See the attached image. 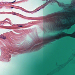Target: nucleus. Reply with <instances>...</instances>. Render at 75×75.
Here are the masks:
<instances>
[{
  "mask_svg": "<svg viewBox=\"0 0 75 75\" xmlns=\"http://www.w3.org/2000/svg\"><path fill=\"white\" fill-rule=\"evenodd\" d=\"M0 38H2V39H4V40H5L6 38V37L4 35H2L0 37Z\"/></svg>",
  "mask_w": 75,
  "mask_h": 75,
  "instance_id": "nucleus-1",
  "label": "nucleus"
},
{
  "mask_svg": "<svg viewBox=\"0 0 75 75\" xmlns=\"http://www.w3.org/2000/svg\"><path fill=\"white\" fill-rule=\"evenodd\" d=\"M12 14H13V15H15V16H17V14H16L15 13H13Z\"/></svg>",
  "mask_w": 75,
  "mask_h": 75,
  "instance_id": "nucleus-2",
  "label": "nucleus"
},
{
  "mask_svg": "<svg viewBox=\"0 0 75 75\" xmlns=\"http://www.w3.org/2000/svg\"><path fill=\"white\" fill-rule=\"evenodd\" d=\"M52 37H54V36H52Z\"/></svg>",
  "mask_w": 75,
  "mask_h": 75,
  "instance_id": "nucleus-6",
  "label": "nucleus"
},
{
  "mask_svg": "<svg viewBox=\"0 0 75 75\" xmlns=\"http://www.w3.org/2000/svg\"><path fill=\"white\" fill-rule=\"evenodd\" d=\"M15 1H16L11 2H9V3H10V4L11 3H14V2H15Z\"/></svg>",
  "mask_w": 75,
  "mask_h": 75,
  "instance_id": "nucleus-4",
  "label": "nucleus"
},
{
  "mask_svg": "<svg viewBox=\"0 0 75 75\" xmlns=\"http://www.w3.org/2000/svg\"><path fill=\"white\" fill-rule=\"evenodd\" d=\"M23 27V26L22 25H20V26H18V27L20 28V27Z\"/></svg>",
  "mask_w": 75,
  "mask_h": 75,
  "instance_id": "nucleus-3",
  "label": "nucleus"
},
{
  "mask_svg": "<svg viewBox=\"0 0 75 75\" xmlns=\"http://www.w3.org/2000/svg\"><path fill=\"white\" fill-rule=\"evenodd\" d=\"M11 8H13V7H11Z\"/></svg>",
  "mask_w": 75,
  "mask_h": 75,
  "instance_id": "nucleus-5",
  "label": "nucleus"
},
{
  "mask_svg": "<svg viewBox=\"0 0 75 75\" xmlns=\"http://www.w3.org/2000/svg\"><path fill=\"white\" fill-rule=\"evenodd\" d=\"M57 36H55L54 37H56Z\"/></svg>",
  "mask_w": 75,
  "mask_h": 75,
  "instance_id": "nucleus-7",
  "label": "nucleus"
}]
</instances>
